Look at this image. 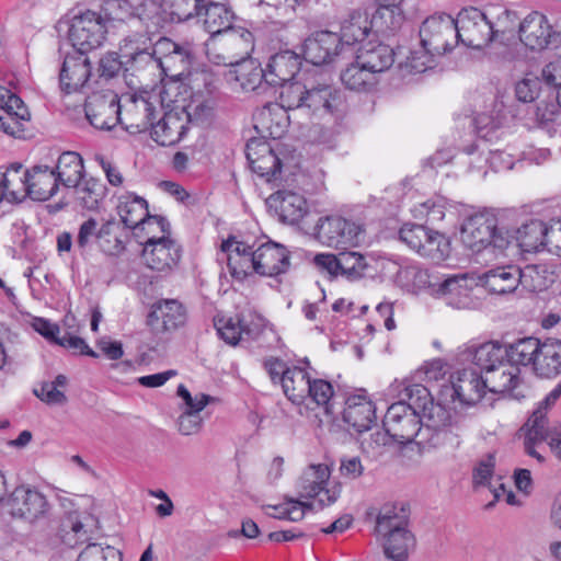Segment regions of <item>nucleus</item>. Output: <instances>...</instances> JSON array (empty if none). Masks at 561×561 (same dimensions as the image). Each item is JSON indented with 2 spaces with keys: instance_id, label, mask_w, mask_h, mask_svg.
<instances>
[{
  "instance_id": "obj_1",
  "label": "nucleus",
  "mask_w": 561,
  "mask_h": 561,
  "mask_svg": "<svg viewBox=\"0 0 561 561\" xmlns=\"http://www.w3.org/2000/svg\"><path fill=\"white\" fill-rule=\"evenodd\" d=\"M414 402L426 411L425 423L416 444L423 450L442 449L455 453L462 444L469 427V419L453 412L440 403H435L427 388H416Z\"/></svg>"
},
{
  "instance_id": "obj_2",
  "label": "nucleus",
  "mask_w": 561,
  "mask_h": 561,
  "mask_svg": "<svg viewBox=\"0 0 561 561\" xmlns=\"http://www.w3.org/2000/svg\"><path fill=\"white\" fill-rule=\"evenodd\" d=\"M117 211L124 224L125 233L127 232L126 229L133 230L136 236H138L137 231L139 230L154 231V229H159L161 231V236L148 237L146 241L139 242V245L173 244L170 222L162 216L150 215L145 198L126 192L118 197Z\"/></svg>"
},
{
  "instance_id": "obj_3",
  "label": "nucleus",
  "mask_w": 561,
  "mask_h": 561,
  "mask_svg": "<svg viewBox=\"0 0 561 561\" xmlns=\"http://www.w3.org/2000/svg\"><path fill=\"white\" fill-rule=\"evenodd\" d=\"M416 388H425L423 385H408L403 389V397L408 403L399 401L391 404L383 417V430L390 435L391 439L399 444H408L415 439L420 440V433L425 423L426 411L416 407L414 402Z\"/></svg>"
},
{
  "instance_id": "obj_4",
  "label": "nucleus",
  "mask_w": 561,
  "mask_h": 561,
  "mask_svg": "<svg viewBox=\"0 0 561 561\" xmlns=\"http://www.w3.org/2000/svg\"><path fill=\"white\" fill-rule=\"evenodd\" d=\"M306 232L327 245H358L375 242L366 239L367 231L364 225L336 215L320 217L311 231Z\"/></svg>"
},
{
  "instance_id": "obj_5",
  "label": "nucleus",
  "mask_w": 561,
  "mask_h": 561,
  "mask_svg": "<svg viewBox=\"0 0 561 561\" xmlns=\"http://www.w3.org/2000/svg\"><path fill=\"white\" fill-rule=\"evenodd\" d=\"M505 238L507 222L489 210L469 216L460 227L463 245H505Z\"/></svg>"
},
{
  "instance_id": "obj_6",
  "label": "nucleus",
  "mask_w": 561,
  "mask_h": 561,
  "mask_svg": "<svg viewBox=\"0 0 561 561\" xmlns=\"http://www.w3.org/2000/svg\"><path fill=\"white\" fill-rule=\"evenodd\" d=\"M331 477V469L325 463L309 465L296 482L298 494L301 499H314L321 508L334 504L341 495V485L334 484L327 488Z\"/></svg>"
},
{
  "instance_id": "obj_7",
  "label": "nucleus",
  "mask_w": 561,
  "mask_h": 561,
  "mask_svg": "<svg viewBox=\"0 0 561 561\" xmlns=\"http://www.w3.org/2000/svg\"><path fill=\"white\" fill-rule=\"evenodd\" d=\"M417 278L420 285L433 287L434 293L454 308L470 309L476 306L471 293L479 285L478 278L467 273L448 276L437 285L431 282L426 272H419Z\"/></svg>"
},
{
  "instance_id": "obj_8",
  "label": "nucleus",
  "mask_w": 561,
  "mask_h": 561,
  "mask_svg": "<svg viewBox=\"0 0 561 561\" xmlns=\"http://www.w3.org/2000/svg\"><path fill=\"white\" fill-rule=\"evenodd\" d=\"M456 20L458 42L472 49H482L494 42V33L485 10L462 9Z\"/></svg>"
},
{
  "instance_id": "obj_9",
  "label": "nucleus",
  "mask_w": 561,
  "mask_h": 561,
  "mask_svg": "<svg viewBox=\"0 0 561 561\" xmlns=\"http://www.w3.org/2000/svg\"><path fill=\"white\" fill-rule=\"evenodd\" d=\"M107 33L106 23L99 12L87 10L73 16L68 36L77 51L85 54L100 47Z\"/></svg>"
},
{
  "instance_id": "obj_10",
  "label": "nucleus",
  "mask_w": 561,
  "mask_h": 561,
  "mask_svg": "<svg viewBox=\"0 0 561 561\" xmlns=\"http://www.w3.org/2000/svg\"><path fill=\"white\" fill-rule=\"evenodd\" d=\"M421 44L431 53L443 55L458 43L456 20L449 14L428 16L420 28Z\"/></svg>"
},
{
  "instance_id": "obj_11",
  "label": "nucleus",
  "mask_w": 561,
  "mask_h": 561,
  "mask_svg": "<svg viewBox=\"0 0 561 561\" xmlns=\"http://www.w3.org/2000/svg\"><path fill=\"white\" fill-rule=\"evenodd\" d=\"M207 54L210 49L224 48L227 56H218L217 64H232L234 59H244L253 49V35L241 26H230L218 36L209 37L206 43Z\"/></svg>"
},
{
  "instance_id": "obj_12",
  "label": "nucleus",
  "mask_w": 561,
  "mask_h": 561,
  "mask_svg": "<svg viewBox=\"0 0 561 561\" xmlns=\"http://www.w3.org/2000/svg\"><path fill=\"white\" fill-rule=\"evenodd\" d=\"M5 504L13 517H20L30 523L47 517L50 510L44 494L25 485L15 488Z\"/></svg>"
},
{
  "instance_id": "obj_13",
  "label": "nucleus",
  "mask_w": 561,
  "mask_h": 561,
  "mask_svg": "<svg viewBox=\"0 0 561 561\" xmlns=\"http://www.w3.org/2000/svg\"><path fill=\"white\" fill-rule=\"evenodd\" d=\"M119 121L130 134H140L150 128L156 114V105L142 95L119 98Z\"/></svg>"
},
{
  "instance_id": "obj_14",
  "label": "nucleus",
  "mask_w": 561,
  "mask_h": 561,
  "mask_svg": "<svg viewBox=\"0 0 561 561\" xmlns=\"http://www.w3.org/2000/svg\"><path fill=\"white\" fill-rule=\"evenodd\" d=\"M518 37L526 48L541 51L556 43L559 34L553 31L545 14L533 11L519 22Z\"/></svg>"
},
{
  "instance_id": "obj_15",
  "label": "nucleus",
  "mask_w": 561,
  "mask_h": 561,
  "mask_svg": "<svg viewBox=\"0 0 561 561\" xmlns=\"http://www.w3.org/2000/svg\"><path fill=\"white\" fill-rule=\"evenodd\" d=\"M214 325L220 339L232 346L242 341L256 340L264 329L263 319L260 317L247 319L239 314L236 317L218 316L214 319Z\"/></svg>"
},
{
  "instance_id": "obj_16",
  "label": "nucleus",
  "mask_w": 561,
  "mask_h": 561,
  "mask_svg": "<svg viewBox=\"0 0 561 561\" xmlns=\"http://www.w3.org/2000/svg\"><path fill=\"white\" fill-rule=\"evenodd\" d=\"M125 229L115 219L88 218L80 227L77 234L79 245H124Z\"/></svg>"
},
{
  "instance_id": "obj_17",
  "label": "nucleus",
  "mask_w": 561,
  "mask_h": 561,
  "mask_svg": "<svg viewBox=\"0 0 561 561\" xmlns=\"http://www.w3.org/2000/svg\"><path fill=\"white\" fill-rule=\"evenodd\" d=\"M84 112L93 127L110 130L119 121V98L112 91L93 93L85 101Z\"/></svg>"
},
{
  "instance_id": "obj_18",
  "label": "nucleus",
  "mask_w": 561,
  "mask_h": 561,
  "mask_svg": "<svg viewBox=\"0 0 561 561\" xmlns=\"http://www.w3.org/2000/svg\"><path fill=\"white\" fill-rule=\"evenodd\" d=\"M187 312L178 299H160L152 304L147 324L154 334H164L182 328Z\"/></svg>"
},
{
  "instance_id": "obj_19",
  "label": "nucleus",
  "mask_w": 561,
  "mask_h": 561,
  "mask_svg": "<svg viewBox=\"0 0 561 561\" xmlns=\"http://www.w3.org/2000/svg\"><path fill=\"white\" fill-rule=\"evenodd\" d=\"M92 72L89 57L80 51L68 54L59 72V84L66 94L80 91L88 83Z\"/></svg>"
},
{
  "instance_id": "obj_20",
  "label": "nucleus",
  "mask_w": 561,
  "mask_h": 561,
  "mask_svg": "<svg viewBox=\"0 0 561 561\" xmlns=\"http://www.w3.org/2000/svg\"><path fill=\"white\" fill-rule=\"evenodd\" d=\"M30 112L20 96L10 90L0 89V130L10 136H20Z\"/></svg>"
},
{
  "instance_id": "obj_21",
  "label": "nucleus",
  "mask_w": 561,
  "mask_h": 561,
  "mask_svg": "<svg viewBox=\"0 0 561 561\" xmlns=\"http://www.w3.org/2000/svg\"><path fill=\"white\" fill-rule=\"evenodd\" d=\"M485 385L483 376L472 369H463L451 376L450 398L453 401L458 400L466 405L478 403L485 393Z\"/></svg>"
},
{
  "instance_id": "obj_22",
  "label": "nucleus",
  "mask_w": 561,
  "mask_h": 561,
  "mask_svg": "<svg viewBox=\"0 0 561 561\" xmlns=\"http://www.w3.org/2000/svg\"><path fill=\"white\" fill-rule=\"evenodd\" d=\"M343 53L339 35L329 31L317 32L304 44L305 59L314 66L329 64Z\"/></svg>"
},
{
  "instance_id": "obj_23",
  "label": "nucleus",
  "mask_w": 561,
  "mask_h": 561,
  "mask_svg": "<svg viewBox=\"0 0 561 561\" xmlns=\"http://www.w3.org/2000/svg\"><path fill=\"white\" fill-rule=\"evenodd\" d=\"M482 376L484 385L490 392L510 393L515 399L525 397L520 389L523 385L520 369L508 360Z\"/></svg>"
},
{
  "instance_id": "obj_24",
  "label": "nucleus",
  "mask_w": 561,
  "mask_h": 561,
  "mask_svg": "<svg viewBox=\"0 0 561 561\" xmlns=\"http://www.w3.org/2000/svg\"><path fill=\"white\" fill-rule=\"evenodd\" d=\"M266 204L280 221L289 225L298 224L307 214L306 199L293 191H277L270 195Z\"/></svg>"
},
{
  "instance_id": "obj_25",
  "label": "nucleus",
  "mask_w": 561,
  "mask_h": 561,
  "mask_svg": "<svg viewBox=\"0 0 561 561\" xmlns=\"http://www.w3.org/2000/svg\"><path fill=\"white\" fill-rule=\"evenodd\" d=\"M380 16L375 14L370 20L366 12L354 11L342 22L339 35L341 49L346 51L357 43H362L378 24Z\"/></svg>"
},
{
  "instance_id": "obj_26",
  "label": "nucleus",
  "mask_w": 561,
  "mask_h": 561,
  "mask_svg": "<svg viewBox=\"0 0 561 561\" xmlns=\"http://www.w3.org/2000/svg\"><path fill=\"white\" fill-rule=\"evenodd\" d=\"M343 421L357 433L370 430L376 422L375 404L363 394L348 397L343 410Z\"/></svg>"
},
{
  "instance_id": "obj_27",
  "label": "nucleus",
  "mask_w": 561,
  "mask_h": 561,
  "mask_svg": "<svg viewBox=\"0 0 561 561\" xmlns=\"http://www.w3.org/2000/svg\"><path fill=\"white\" fill-rule=\"evenodd\" d=\"M150 136L160 146H173L178 144L187 130V116L184 111H170L163 117L150 126Z\"/></svg>"
},
{
  "instance_id": "obj_28",
  "label": "nucleus",
  "mask_w": 561,
  "mask_h": 561,
  "mask_svg": "<svg viewBox=\"0 0 561 561\" xmlns=\"http://www.w3.org/2000/svg\"><path fill=\"white\" fill-rule=\"evenodd\" d=\"M247 158L253 172L265 178L267 182L275 180L282 171V161L266 142L248 144Z\"/></svg>"
},
{
  "instance_id": "obj_29",
  "label": "nucleus",
  "mask_w": 561,
  "mask_h": 561,
  "mask_svg": "<svg viewBox=\"0 0 561 561\" xmlns=\"http://www.w3.org/2000/svg\"><path fill=\"white\" fill-rule=\"evenodd\" d=\"M300 58L291 50H283L270 58L265 68V83L278 85L289 82L300 69Z\"/></svg>"
},
{
  "instance_id": "obj_30",
  "label": "nucleus",
  "mask_w": 561,
  "mask_h": 561,
  "mask_svg": "<svg viewBox=\"0 0 561 561\" xmlns=\"http://www.w3.org/2000/svg\"><path fill=\"white\" fill-rule=\"evenodd\" d=\"M265 69H262L255 60L243 59L229 69L225 77L233 88L249 92L256 90L263 81L265 82Z\"/></svg>"
},
{
  "instance_id": "obj_31",
  "label": "nucleus",
  "mask_w": 561,
  "mask_h": 561,
  "mask_svg": "<svg viewBox=\"0 0 561 561\" xmlns=\"http://www.w3.org/2000/svg\"><path fill=\"white\" fill-rule=\"evenodd\" d=\"M356 58L374 77L375 73L382 72L392 66L394 53L388 45L368 42L356 51Z\"/></svg>"
},
{
  "instance_id": "obj_32",
  "label": "nucleus",
  "mask_w": 561,
  "mask_h": 561,
  "mask_svg": "<svg viewBox=\"0 0 561 561\" xmlns=\"http://www.w3.org/2000/svg\"><path fill=\"white\" fill-rule=\"evenodd\" d=\"M31 198L47 201L53 197L59 186V179L54 169L47 165H35L27 170Z\"/></svg>"
},
{
  "instance_id": "obj_33",
  "label": "nucleus",
  "mask_w": 561,
  "mask_h": 561,
  "mask_svg": "<svg viewBox=\"0 0 561 561\" xmlns=\"http://www.w3.org/2000/svg\"><path fill=\"white\" fill-rule=\"evenodd\" d=\"M151 38L147 33H133L126 36L121 45L119 51L135 69H140L150 65Z\"/></svg>"
},
{
  "instance_id": "obj_34",
  "label": "nucleus",
  "mask_w": 561,
  "mask_h": 561,
  "mask_svg": "<svg viewBox=\"0 0 561 561\" xmlns=\"http://www.w3.org/2000/svg\"><path fill=\"white\" fill-rule=\"evenodd\" d=\"M517 268L513 266L490 270L478 277V283L490 294L505 295L513 293L518 284Z\"/></svg>"
},
{
  "instance_id": "obj_35",
  "label": "nucleus",
  "mask_w": 561,
  "mask_h": 561,
  "mask_svg": "<svg viewBox=\"0 0 561 561\" xmlns=\"http://www.w3.org/2000/svg\"><path fill=\"white\" fill-rule=\"evenodd\" d=\"M490 26L494 33V42L505 44L515 35L516 27L519 24V18L513 10L501 5L486 8Z\"/></svg>"
},
{
  "instance_id": "obj_36",
  "label": "nucleus",
  "mask_w": 561,
  "mask_h": 561,
  "mask_svg": "<svg viewBox=\"0 0 561 561\" xmlns=\"http://www.w3.org/2000/svg\"><path fill=\"white\" fill-rule=\"evenodd\" d=\"M547 222L540 219H530L519 227H510L507 224V241L505 245H546Z\"/></svg>"
},
{
  "instance_id": "obj_37",
  "label": "nucleus",
  "mask_w": 561,
  "mask_h": 561,
  "mask_svg": "<svg viewBox=\"0 0 561 561\" xmlns=\"http://www.w3.org/2000/svg\"><path fill=\"white\" fill-rule=\"evenodd\" d=\"M0 179L8 203H20L31 197L27 170L23 171L22 164H12L4 173H0Z\"/></svg>"
},
{
  "instance_id": "obj_38",
  "label": "nucleus",
  "mask_w": 561,
  "mask_h": 561,
  "mask_svg": "<svg viewBox=\"0 0 561 561\" xmlns=\"http://www.w3.org/2000/svg\"><path fill=\"white\" fill-rule=\"evenodd\" d=\"M535 373L540 377L551 378L561 373V341L547 339L541 342L535 362Z\"/></svg>"
},
{
  "instance_id": "obj_39",
  "label": "nucleus",
  "mask_w": 561,
  "mask_h": 561,
  "mask_svg": "<svg viewBox=\"0 0 561 561\" xmlns=\"http://www.w3.org/2000/svg\"><path fill=\"white\" fill-rule=\"evenodd\" d=\"M256 260V273L263 276L278 275L289 266L286 248H257Z\"/></svg>"
},
{
  "instance_id": "obj_40",
  "label": "nucleus",
  "mask_w": 561,
  "mask_h": 561,
  "mask_svg": "<svg viewBox=\"0 0 561 561\" xmlns=\"http://www.w3.org/2000/svg\"><path fill=\"white\" fill-rule=\"evenodd\" d=\"M203 23L205 30L209 33L210 37L218 36L226 28L232 25L234 14L222 3L208 2L203 3Z\"/></svg>"
},
{
  "instance_id": "obj_41",
  "label": "nucleus",
  "mask_w": 561,
  "mask_h": 561,
  "mask_svg": "<svg viewBox=\"0 0 561 561\" xmlns=\"http://www.w3.org/2000/svg\"><path fill=\"white\" fill-rule=\"evenodd\" d=\"M253 248H221L227 253V264L231 275L242 279L251 273H256V250Z\"/></svg>"
},
{
  "instance_id": "obj_42",
  "label": "nucleus",
  "mask_w": 561,
  "mask_h": 561,
  "mask_svg": "<svg viewBox=\"0 0 561 561\" xmlns=\"http://www.w3.org/2000/svg\"><path fill=\"white\" fill-rule=\"evenodd\" d=\"M54 170L62 185L66 187H77L84 171L82 158L73 151L62 152Z\"/></svg>"
},
{
  "instance_id": "obj_43",
  "label": "nucleus",
  "mask_w": 561,
  "mask_h": 561,
  "mask_svg": "<svg viewBox=\"0 0 561 561\" xmlns=\"http://www.w3.org/2000/svg\"><path fill=\"white\" fill-rule=\"evenodd\" d=\"M399 239L408 245H424L437 243V245H450L449 237L438 231H433L423 225L407 224L399 231Z\"/></svg>"
},
{
  "instance_id": "obj_44",
  "label": "nucleus",
  "mask_w": 561,
  "mask_h": 561,
  "mask_svg": "<svg viewBox=\"0 0 561 561\" xmlns=\"http://www.w3.org/2000/svg\"><path fill=\"white\" fill-rule=\"evenodd\" d=\"M304 107L313 113L321 112L333 114L341 103L340 95L330 85H319L317 88H307Z\"/></svg>"
},
{
  "instance_id": "obj_45",
  "label": "nucleus",
  "mask_w": 561,
  "mask_h": 561,
  "mask_svg": "<svg viewBox=\"0 0 561 561\" xmlns=\"http://www.w3.org/2000/svg\"><path fill=\"white\" fill-rule=\"evenodd\" d=\"M541 341L536 337H524L505 345L507 351V360L518 366L531 365L535 370V362L539 354Z\"/></svg>"
},
{
  "instance_id": "obj_46",
  "label": "nucleus",
  "mask_w": 561,
  "mask_h": 561,
  "mask_svg": "<svg viewBox=\"0 0 561 561\" xmlns=\"http://www.w3.org/2000/svg\"><path fill=\"white\" fill-rule=\"evenodd\" d=\"M257 125L273 138H279L287 127V113L278 103H268L256 113Z\"/></svg>"
},
{
  "instance_id": "obj_47",
  "label": "nucleus",
  "mask_w": 561,
  "mask_h": 561,
  "mask_svg": "<svg viewBox=\"0 0 561 561\" xmlns=\"http://www.w3.org/2000/svg\"><path fill=\"white\" fill-rule=\"evenodd\" d=\"M280 385L288 400L300 404L310 390V378L304 369L293 367L280 378Z\"/></svg>"
},
{
  "instance_id": "obj_48",
  "label": "nucleus",
  "mask_w": 561,
  "mask_h": 561,
  "mask_svg": "<svg viewBox=\"0 0 561 561\" xmlns=\"http://www.w3.org/2000/svg\"><path fill=\"white\" fill-rule=\"evenodd\" d=\"M507 360V351L505 345L497 342H488L478 346L473 354V363L480 367L482 374L500 366Z\"/></svg>"
},
{
  "instance_id": "obj_49",
  "label": "nucleus",
  "mask_w": 561,
  "mask_h": 561,
  "mask_svg": "<svg viewBox=\"0 0 561 561\" xmlns=\"http://www.w3.org/2000/svg\"><path fill=\"white\" fill-rule=\"evenodd\" d=\"M409 516L403 506L386 505L377 517V529L383 535H391L396 531H410L408 526Z\"/></svg>"
},
{
  "instance_id": "obj_50",
  "label": "nucleus",
  "mask_w": 561,
  "mask_h": 561,
  "mask_svg": "<svg viewBox=\"0 0 561 561\" xmlns=\"http://www.w3.org/2000/svg\"><path fill=\"white\" fill-rule=\"evenodd\" d=\"M527 433L525 437H529L530 440L547 442L550 445V439L553 438L554 434L561 432V426L558 422L549 424L546 416V412H542L541 408H538L526 423Z\"/></svg>"
},
{
  "instance_id": "obj_51",
  "label": "nucleus",
  "mask_w": 561,
  "mask_h": 561,
  "mask_svg": "<svg viewBox=\"0 0 561 561\" xmlns=\"http://www.w3.org/2000/svg\"><path fill=\"white\" fill-rule=\"evenodd\" d=\"M181 257L180 248H142L141 259L151 270L164 271L176 265Z\"/></svg>"
},
{
  "instance_id": "obj_52",
  "label": "nucleus",
  "mask_w": 561,
  "mask_h": 561,
  "mask_svg": "<svg viewBox=\"0 0 561 561\" xmlns=\"http://www.w3.org/2000/svg\"><path fill=\"white\" fill-rule=\"evenodd\" d=\"M387 536L385 554L393 561H407L409 552L415 546V538L411 531H396Z\"/></svg>"
},
{
  "instance_id": "obj_53",
  "label": "nucleus",
  "mask_w": 561,
  "mask_h": 561,
  "mask_svg": "<svg viewBox=\"0 0 561 561\" xmlns=\"http://www.w3.org/2000/svg\"><path fill=\"white\" fill-rule=\"evenodd\" d=\"M519 283L533 291H542L552 283L551 273L545 265L527 264L517 268Z\"/></svg>"
},
{
  "instance_id": "obj_54",
  "label": "nucleus",
  "mask_w": 561,
  "mask_h": 561,
  "mask_svg": "<svg viewBox=\"0 0 561 561\" xmlns=\"http://www.w3.org/2000/svg\"><path fill=\"white\" fill-rule=\"evenodd\" d=\"M448 207H451V204L444 196L435 195L425 202L414 205L411 208V213L415 219H426L435 222L444 219Z\"/></svg>"
},
{
  "instance_id": "obj_55",
  "label": "nucleus",
  "mask_w": 561,
  "mask_h": 561,
  "mask_svg": "<svg viewBox=\"0 0 561 561\" xmlns=\"http://www.w3.org/2000/svg\"><path fill=\"white\" fill-rule=\"evenodd\" d=\"M67 383V377L58 375L53 381H45L38 389H34V394L46 404L62 405L68 400L64 391Z\"/></svg>"
},
{
  "instance_id": "obj_56",
  "label": "nucleus",
  "mask_w": 561,
  "mask_h": 561,
  "mask_svg": "<svg viewBox=\"0 0 561 561\" xmlns=\"http://www.w3.org/2000/svg\"><path fill=\"white\" fill-rule=\"evenodd\" d=\"M76 188L80 204L89 210L96 209L106 193L105 185L93 178L85 180L82 185H78Z\"/></svg>"
},
{
  "instance_id": "obj_57",
  "label": "nucleus",
  "mask_w": 561,
  "mask_h": 561,
  "mask_svg": "<svg viewBox=\"0 0 561 561\" xmlns=\"http://www.w3.org/2000/svg\"><path fill=\"white\" fill-rule=\"evenodd\" d=\"M341 81L350 90L362 91L374 83V77L356 58L355 62L341 72Z\"/></svg>"
},
{
  "instance_id": "obj_58",
  "label": "nucleus",
  "mask_w": 561,
  "mask_h": 561,
  "mask_svg": "<svg viewBox=\"0 0 561 561\" xmlns=\"http://www.w3.org/2000/svg\"><path fill=\"white\" fill-rule=\"evenodd\" d=\"M191 57V49L180 45L173 55L160 58L159 68L165 76H181L190 68Z\"/></svg>"
},
{
  "instance_id": "obj_59",
  "label": "nucleus",
  "mask_w": 561,
  "mask_h": 561,
  "mask_svg": "<svg viewBox=\"0 0 561 561\" xmlns=\"http://www.w3.org/2000/svg\"><path fill=\"white\" fill-rule=\"evenodd\" d=\"M340 271L350 279H357L368 267L367 259L359 252L342 251L339 253Z\"/></svg>"
},
{
  "instance_id": "obj_60",
  "label": "nucleus",
  "mask_w": 561,
  "mask_h": 561,
  "mask_svg": "<svg viewBox=\"0 0 561 561\" xmlns=\"http://www.w3.org/2000/svg\"><path fill=\"white\" fill-rule=\"evenodd\" d=\"M436 55L421 44L419 49L410 53L404 62H400V68L405 73H422L434 66Z\"/></svg>"
},
{
  "instance_id": "obj_61",
  "label": "nucleus",
  "mask_w": 561,
  "mask_h": 561,
  "mask_svg": "<svg viewBox=\"0 0 561 561\" xmlns=\"http://www.w3.org/2000/svg\"><path fill=\"white\" fill-rule=\"evenodd\" d=\"M536 121L548 133L557 131L561 127V107L558 103L540 102L536 108Z\"/></svg>"
},
{
  "instance_id": "obj_62",
  "label": "nucleus",
  "mask_w": 561,
  "mask_h": 561,
  "mask_svg": "<svg viewBox=\"0 0 561 561\" xmlns=\"http://www.w3.org/2000/svg\"><path fill=\"white\" fill-rule=\"evenodd\" d=\"M283 87L280 92V106L284 111L302 108L305 105V98L307 94V87L300 82H290L280 84Z\"/></svg>"
},
{
  "instance_id": "obj_63",
  "label": "nucleus",
  "mask_w": 561,
  "mask_h": 561,
  "mask_svg": "<svg viewBox=\"0 0 561 561\" xmlns=\"http://www.w3.org/2000/svg\"><path fill=\"white\" fill-rule=\"evenodd\" d=\"M170 18L173 22H184L201 16L204 0H169Z\"/></svg>"
},
{
  "instance_id": "obj_64",
  "label": "nucleus",
  "mask_w": 561,
  "mask_h": 561,
  "mask_svg": "<svg viewBox=\"0 0 561 561\" xmlns=\"http://www.w3.org/2000/svg\"><path fill=\"white\" fill-rule=\"evenodd\" d=\"M122 559L121 551L114 547L90 543L81 551L77 561H122Z\"/></svg>"
}]
</instances>
